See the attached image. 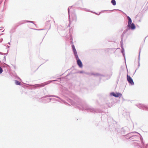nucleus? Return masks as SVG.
<instances>
[{"instance_id":"obj_10","label":"nucleus","mask_w":148,"mask_h":148,"mask_svg":"<svg viewBox=\"0 0 148 148\" xmlns=\"http://www.w3.org/2000/svg\"><path fill=\"white\" fill-rule=\"evenodd\" d=\"M73 52L74 53V54L75 53H77L76 50L75 49H73Z\"/></svg>"},{"instance_id":"obj_12","label":"nucleus","mask_w":148,"mask_h":148,"mask_svg":"<svg viewBox=\"0 0 148 148\" xmlns=\"http://www.w3.org/2000/svg\"><path fill=\"white\" fill-rule=\"evenodd\" d=\"M46 84H44V85H43V84H42V85H41V86H44L45 85H46Z\"/></svg>"},{"instance_id":"obj_7","label":"nucleus","mask_w":148,"mask_h":148,"mask_svg":"<svg viewBox=\"0 0 148 148\" xmlns=\"http://www.w3.org/2000/svg\"><path fill=\"white\" fill-rule=\"evenodd\" d=\"M111 2L114 5H116V2L115 0H112Z\"/></svg>"},{"instance_id":"obj_3","label":"nucleus","mask_w":148,"mask_h":148,"mask_svg":"<svg viewBox=\"0 0 148 148\" xmlns=\"http://www.w3.org/2000/svg\"><path fill=\"white\" fill-rule=\"evenodd\" d=\"M127 27L132 30L136 28V27L134 23H132L131 24H130L129 26H127Z\"/></svg>"},{"instance_id":"obj_4","label":"nucleus","mask_w":148,"mask_h":148,"mask_svg":"<svg viewBox=\"0 0 148 148\" xmlns=\"http://www.w3.org/2000/svg\"><path fill=\"white\" fill-rule=\"evenodd\" d=\"M77 63L78 65L80 67H82V63L81 61L79 59L77 60Z\"/></svg>"},{"instance_id":"obj_2","label":"nucleus","mask_w":148,"mask_h":148,"mask_svg":"<svg viewBox=\"0 0 148 148\" xmlns=\"http://www.w3.org/2000/svg\"><path fill=\"white\" fill-rule=\"evenodd\" d=\"M110 95L115 97H119L122 96V94L119 93H114V92H112L111 93Z\"/></svg>"},{"instance_id":"obj_9","label":"nucleus","mask_w":148,"mask_h":148,"mask_svg":"<svg viewBox=\"0 0 148 148\" xmlns=\"http://www.w3.org/2000/svg\"><path fill=\"white\" fill-rule=\"evenodd\" d=\"M3 71L2 68L0 66V74H1L3 72Z\"/></svg>"},{"instance_id":"obj_6","label":"nucleus","mask_w":148,"mask_h":148,"mask_svg":"<svg viewBox=\"0 0 148 148\" xmlns=\"http://www.w3.org/2000/svg\"><path fill=\"white\" fill-rule=\"evenodd\" d=\"M15 83L16 85H21V82H19V81H17V80H15Z\"/></svg>"},{"instance_id":"obj_11","label":"nucleus","mask_w":148,"mask_h":148,"mask_svg":"<svg viewBox=\"0 0 148 148\" xmlns=\"http://www.w3.org/2000/svg\"><path fill=\"white\" fill-rule=\"evenodd\" d=\"M72 48L73 50L75 49V46L73 45H72Z\"/></svg>"},{"instance_id":"obj_5","label":"nucleus","mask_w":148,"mask_h":148,"mask_svg":"<svg viewBox=\"0 0 148 148\" xmlns=\"http://www.w3.org/2000/svg\"><path fill=\"white\" fill-rule=\"evenodd\" d=\"M127 17L128 20L127 26H129L130 24H132V21L131 18L129 16H127Z\"/></svg>"},{"instance_id":"obj_1","label":"nucleus","mask_w":148,"mask_h":148,"mask_svg":"<svg viewBox=\"0 0 148 148\" xmlns=\"http://www.w3.org/2000/svg\"><path fill=\"white\" fill-rule=\"evenodd\" d=\"M127 79L129 83L132 85L134 84V83L133 82V80L132 78L128 75H127Z\"/></svg>"},{"instance_id":"obj_8","label":"nucleus","mask_w":148,"mask_h":148,"mask_svg":"<svg viewBox=\"0 0 148 148\" xmlns=\"http://www.w3.org/2000/svg\"><path fill=\"white\" fill-rule=\"evenodd\" d=\"M74 55H75V58L77 60L79 59L78 55H77V53H74Z\"/></svg>"}]
</instances>
